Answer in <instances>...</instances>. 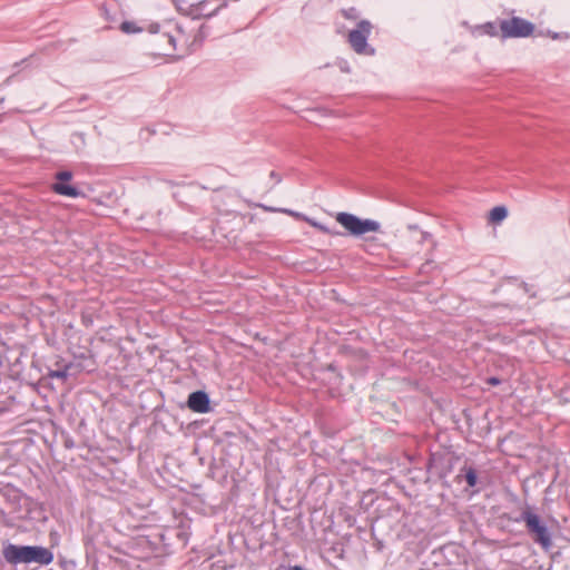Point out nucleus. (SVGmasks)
<instances>
[{
	"label": "nucleus",
	"mask_w": 570,
	"mask_h": 570,
	"mask_svg": "<svg viewBox=\"0 0 570 570\" xmlns=\"http://www.w3.org/2000/svg\"><path fill=\"white\" fill-rule=\"evenodd\" d=\"M160 29L159 24L151 23L148 26L150 33H159L156 42L161 48L163 55L183 57L189 52L193 41L181 26L169 24L163 27V31Z\"/></svg>",
	"instance_id": "nucleus-1"
},
{
	"label": "nucleus",
	"mask_w": 570,
	"mask_h": 570,
	"mask_svg": "<svg viewBox=\"0 0 570 570\" xmlns=\"http://www.w3.org/2000/svg\"><path fill=\"white\" fill-rule=\"evenodd\" d=\"M3 558L11 564L18 563H39L48 566L53 560V553L39 546H17L9 543L2 550Z\"/></svg>",
	"instance_id": "nucleus-2"
},
{
	"label": "nucleus",
	"mask_w": 570,
	"mask_h": 570,
	"mask_svg": "<svg viewBox=\"0 0 570 570\" xmlns=\"http://www.w3.org/2000/svg\"><path fill=\"white\" fill-rule=\"evenodd\" d=\"M517 521H523L525 523L527 531L533 542L539 544L543 551L548 552L551 550L553 546L551 532L537 513L530 508H527L521 512Z\"/></svg>",
	"instance_id": "nucleus-3"
},
{
	"label": "nucleus",
	"mask_w": 570,
	"mask_h": 570,
	"mask_svg": "<svg viewBox=\"0 0 570 570\" xmlns=\"http://www.w3.org/2000/svg\"><path fill=\"white\" fill-rule=\"evenodd\" d=\"M500 36L508 38H527L533 35L534 24L523 18L512 17L499 21Z\"/></svg>",
	"instance_id": "nucleus-4"
},
{
	"label": "nucleus",
	"mask_w": 570,
	"mask_h": 570,
	"mask_svg": "<svg viewBox=\"0 0 570 570\" xmlns=\"http://www.w3.org/2000/svg\"><path fill=\"white\" fill-rule=\"evenodd\" d=\"M371 30L372 23L368 20H361L356 28L348 32L347 41L356 53L366 56L374 55V49L367 43Z\"/></svg>",
	"instance_id": "nucleus-5"
},
{
	"label": "nucleus",
	"mask_w": 570,
	"mask_h": 570,
	"mask_svg": "<svg viewBox=\"0 0 570 570\" xmlns=\"http://www.w3.org/2000/svg\"><path fill=\"white\" fill-rule=\"evenodd\" d=\"M335 219L346 230H348L352 235L355 236H360L368 232L380 230V224L377 222L372 219H361L357 216L350 213H337Z\"/></svg>",
	"instance_id": "nucleus-6"
},
{
	"label": "nucleus",
	"mask_w": 570,
	"mask_h": 570,
	"mask_svg": "<svg viewBox=\"0 0 570 570\" xmlns=\"http://www.w3.org/2000/svg\"><path fill=\"white\" fill-rule=\"evenodd\" d=\"M227 6L226 0H203L188 4L186 14L191 19L210 18Z\"/></svg>",
	"instance_id": "nucleus-7"
},
{
	"label": "nucleus",
	"mask_w": 570,
	"mask_h": 570,
	"mask_svg": "<svg viewBox=\"0 0 570 570\" xmlns=\"http://www.w3.org/2000/svg\"><path fill=\"white\" fill-rule=\"evenodd\" d=\"M72 173L70 170H61L55 174L56 181L51 185V190L61 196L79 197L83 196L77 187L68 185L67 181L71 180Z\"/></svg>",
	"instance_id": "nucleus-8"
},
{
	"label": "nucleus",
	"mask_w": 570,
	"mask_h": 570,
	"mask_svg": "<svg viewBox=\"0 0 570 570\" xmlns=\"http://www.w3.org/2000/svg\"><path fill=\"white\" fill-rule=\"evenodd\" d=\"M188 407L197 413H207L209 411V397L204 391H196L189 394L187 401Z\"/></svg>",
	"instance_id": "nucleus-9"
},
{
	"label": "nucleus",
	"mask_w": 570,
	"mask_h": 570,
	"mask_svg": "<svg viewBox=\"0 0 570 570\" xmlns=\"http://www.w3.org/2000/svg\"><path fill=\"white\" fill-rule=\"evenodd\" d=\"M281 212L296 218V219H302L306 223H308L312 227L316 228L318 232L323 233V234H326V235H338L337 232H333L331 228H328L327 226L323 225L322 223H318L314 219H311L306 216H304L303 214L301 213H297V212H294V210H291V209H282Z\"/></svg>",
	"instance_id": "nucleus-10"
},
{
	"label": "nucleus",
	"mask_w": 570,
	"mask_h": 570,
	"mask_svg": "<svg viewBox=\"0 0 570 570\" xmlns=\"http://www.w3.org/2000/svg\"><path fill=\"white\" fill-rule=\"evenodd\" d=\"M456 482L464 480L470 488H474L478 484V473L475 468L472 465L464 464L460 473L455 476Z\"/></svg>",
	"instance_id": "nucleus-11"
},
{
	"label": "nucleus",
	"mask_w": 570,
	"mask_h": 570,
	"mask_svg": "<svg viewBox=\"0 0 570 570\" xmlns=\"http://www.w3.org/2000/svg\"><path fill=\"white\" fill-rule=\"evenodd\" d=\"M239 230H240V227H238L237 229H232L229 233H227V228H226L224 222H222V220L217 222L216 228H215V232L218 235H220L227 239L228 245L237 244Z\"/></svg>",
	"instance_id": "nucleus-12"
},
{
	"label": "nucleus",
	"mask_w": 570,
	"mask_h": 570,
	"mask_svg": "<svg viewBox=\"0 0 570 570\" xmlns=\"http://www.w3.org/2000/svg\"><path fill=\"white\" fill-rule=\"evenodd\" d=\"M56 365V370H49L48 376L51 379H59L66 381L69 375L68 371L71 367V363L61 365L60 362H57Z\"/></svg>",
	"instance_id": "nucleus-13"
},
{
	"label": "nucleus",
	"mask_w": 570,
	"mask_h": 570,
	"mask_svg": "<svg viewBox=\"0 0 570 570\" xmlns=\"http://www.w3.org/2000/svg\"><path fill=\"white\" fill-rule=\"evenodd\" d=\"M508 215V210L504 206H495L489 213V222L492 224L501 223Z\"/></svg>",
	"instance_id": "nucleus-14"
},
{
	"label": "nucleus",
	"mask_w": 570,
	"mask_h": 570,
	"mask_svg": "<svg viewBox=\"0 0 570 570\" xmlns=\"http://www.w3.org/2000/svg\"><path fill=\"white\" fill-rule=\"evenodd\" d=\"M119 28L125 33H138L144 30L142 27H138L134 21H124Z\"/></svg>",
	"instance_id": "nucleus-15"
},
{
	"label": "nucleus",
	"mask_w": 570,
	"mask_h": 570,
	"mask_svg": "<svg viewBox=\"0 0 570 570\" xmlns=\"http://www.w3.org/2000/svg\"><path fill=\"white\" fill-rule=\"evenodd\" d=\"M99 11L101 13V16L104 17V19L108 22V23H114L117 21L116 19V14L111 13L110 9L108 8L107 3H101L100 7H99Z\"/></svg>",
	"instance_id": "nucleus-16"
},
{
	"label": "nucleus",
	"mask_w": 570,
	"mask_h": 570,
	"mask_svg": "<svg viewBox=\"0 0 570 570\" xmlns=\"http://www.w3.org/2000/svg\"><path fill=\"white\" fill-rule=\"evenodd\" d=\"M341 14L347 20H357L360 18V12L355 7L342 9Z\"/></svg>",
	"instance_id": "nucleus-17"
},
{
	"label": "nucleus",
	"mask_w": 570,
	"mask_h": 570,
	"mask_svg": "<svg viewBox=\"0 0 570 570\" xmlns=\"http://www.w3.org/2000/svg\"><path fill=\"white\" fill-rule=\"evenodd\" d=\"M481 28H482L484 33H487V35H489L491 37L499 36L498 26H497L495 22H487Z\"/></svg>",
	"instance_id": "nucleus-18"
},
{
	"label": "nucleus",
	"mask_w": 570,
	"mask_h": 570,
	"mask_svg": "<svg viewBox=\"0 0 570 570\" xmlns=\"http://www.w3.org/2000/svg\"><path fill=\"white\" fill-rule=\"evenodd\" d=\"M177 9L186 14L188 6H185V0H174Z\"/></svg>",
	"instance_id": "nucleus-19"
},
{
	"label": "nucleus",
	"mask_w": 570,
	"mask_h": 570,
	"mask_svg": "<svg viewBox=\"0 0 570 570\" xmlns=\"http://www.w3.org/2000/svg\"><path fill=\"white\" fill-rule=\"evenodd\" d=\"M488 383L491 385H499L501 383L500 379L492 376L488 380Z\"/></svg>",
	"instance_id": "nucleus-20"
},
{
	"label": "nucleus",
	"mask_w": 570,
	"mask_h": 570,
	"mask_svg": "<svg viewBox=\"0 0 570 570\" xmlns=\"http://www.w3.org/2000/svg\"><path fill=\"white\" fill-rule=\"evenodd\" d=\"M451 470H452V465H450V466H449V469L446 470V472H444V473L440 474V478L445 476L448 473H450V472H451Z\"/></svg>",
	"instance_id": "nucleus-21"
},
{
	"label": "nucleus",
	"mask_w": 570,
	"mask_h": 570,
	"mask_svg": "<svg viewBox=\"0 0 570 570\" xmlns=\"http://www.w3.org/2000/svg\"><path fill=\"white\" fill-rule=\"evenodd\" d=\"M271 177L273 178H276L277 181H279L281 179L277 177L276 173L275 171H272L271 173Z\"/></svg>",
	"instance_id": "nucleus-22"
},
{
	"label": "nucleus",
	"mask_w": 570,
	"mask_h": 570,
	"mask_svg": "<svg viewBox=\"0 0 570 570\" xmlns=\"http://www.w3.org/2000/svg\"><path fill=\"white\" fill-rule=\"evenodd\" d=\"M291 570H303L301 567H293Z\"/></svg>",
	"instance_id": "nucleus-23"
}]
</instances>
